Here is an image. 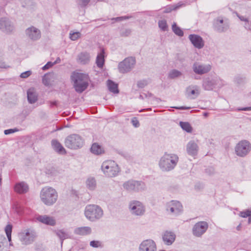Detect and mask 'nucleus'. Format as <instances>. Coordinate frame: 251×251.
<instances>
[{"mask_svg":"<svg viewBox=\"0 0 251 251\" xmlns=\"http://www.w3.org/2000/svg\"><path fill=\"white\" fill-rule=\"evenodd\" d=\"M71 79L74 87L77 93H81L88 86L89 78L86 74L74 72L72 73Z\"/></svg>","mask_w":251,"mask_h":251,"instance_id":"f257e3e1","label":"nucleus"},{"mask_svg":"<svg viewBox=\"0 0 251 251\" xmlns=\"http://www.w3.org/2000/svg\"><path fill=\"white\" fill-rule=\"evenodd\" d=\"M178 161V157L175 154L165 153L160 159L159 166L163 171L169 172L175 168Z\"/></svg>","mask_w":251,"mask_h":251,"instance_id":"f03ea898","label":"nucleus"},{"mask_svg":"<svg viewBox=\"0 0 251 251\" xmlns=\"http://www.w3.org/2000/svg\"><path fill=\"white\" fill-rule=\"evenodd\" d=\"M41 201L46 205L54 204L58 199V194L55 189L51 187H45L41 191Z\"/></svg>","mask_w":251,"mask_h":251,"instance_id":"7ed1b4c3","label":"nucleus"},{"mask_svg":"<svg viewBox=\"0 0 251 251\" xmlns=\"http://www.w3.org/2000/svg\"><path fill=\"white\" fill-rule=\"evenodd\" d=\"M103 174L108 177L117 176L120 172L118 165L113 160H108L104 161L101 166Z\"/></svg>","mask_w":251,"mask_h":251,"instance_id":"20e7f679","label":"nucleus"},{"mask_svg":"<svg viewBox=\"0 0 251 251\" xmlns=\"http://www.w3.org/2000/svg\"><path fill=\"white\" fill-rule=\"evenodd\" d=\"M84 143L82 137L77 134L68 136L65 140V146L71 150H76L81 148Z\"/></svg>","mask_w":251,"mask_h":251,"instance_id":"39448f33","label":"nucleus"},{"mask_svg":"<svg viewBox=\"0 0 251 251\" xmlns=\"http://www.w3.org/2000/svg\"><path fill=\"white\" fill-rule=\"evenodd\" d=\"M225 85L224 81L220 77H206L202 81V86L206 91H212L215 88H221Z\"/></svg>","mask_w":251,"mask_h":251,"instance_id":"423d86ee","label":"nucleus"},{"mask_svg":"<svg viewBox=\"0 0 251 251\" xmlns=\"http://www.w3.org/2000/svg\"><path fill=\"white\" fill-rule=\"evenodd\" d=\"M251 150V145L247 140L240 141L235 147L236 154L241 157L246 156Z\"/></svg>","mask_w":251,"mask_h":251,"instance_id":"0eeeda50","label":"nucleus"},{"mask_svg":"<svg viewBox=\"0 0 251 251\" xmlns=\"http://www.w3.org/2000/svg\"><path fill=\"white\" fill-rule=\"evenodd\" d=\"M136 63L134 57H130L125 59L118 65L119 71L122 74L130 72L134 67Z\"/></svg>","mask_w":251,"mask_h":251,"instance_id":"6e6552de","label":"nucleus"},{"mask_svg":"<svg viewBox=\"0 0 251 251\" xmlns=\"http://www.w3.org/2000/svg\"><path fill=\"white\" fill-rule=\"evenodd\" d=\"M19 237L22 244L27 245L34 242L36 237V234L33 230L28 229L20 233Z\"/></svg>","mask_w":251,"mask_h":251,"instance_id":"1a4fd4ad","label":"nucleus"},{"mask_svg":"<svg viewBox=\"0 0 251 251\" xmlns=\"http://www.w3.org/2000/svg\"><path fill=\"white\" fill-rule=\"evenodd\" d=\"M123 187L128 191H139L144 189L145 185L142 181L130 180L125 182Z\"/></svg>","mask_w":251,"mask_h":251,"instance_id":"9d476101","label":"nucleus"},{"mask_svg":"<svg viewBox=\"0 0 251 251\" xmlns=\"http://www.w3.org/2000/svg\"><path fill=\"white\" fill-rule=\"evenodd\" d=\"M166 210L170 214L176 216L181 213L183 207L179 201H172L166 204Z\"/></svg>","mask_w":251,"mask_h":251,"instance_id":"9b49d317","label":"nucleus"},{"mask_svg":"<svg viewBox=\"0 0 251 251\" xmlns=\"http://www.w3.org/2000/svg\"><path fill=\"white\" fill-rule=\"evenodd\" d=\"M129 208L131 213L136 216H141L145 212V208L143 203L138 201H131L129 203Z\"/></svg>","mask_w":251,"mask_h":251,"instance_id":"f8f14e48","label":"nucleus"},{"mask_svg":"<svg viewBox=\"0 0 251 251\" xmlns=\"http://www.w3.org/2000/svg\"><path fill=\"white\" fill-rule=\"evenodd\" d=\"M208 227V224L206 222H199L196 223L193 227V234L198 237H201L206 232Z\"/></svg>","mask_w":251,"mask_h":251,"instance_id":"ddd939ff","label":"nucleus"},{"mask_svg":"<svg viewBox=\"0 0 251 251\" xmlns=\"http://www.w3.org/2000/svg\"><path fill=\"white\" fill-rule=\"evenodd\" d=\"M15 29L13 24L6 18L0 19V30L6 34H11Z\"/></svg>","mask_w":251,"mask_h":251,"instance_id":"4468645a","label":"nucleus"},{"mask_svg":"<svg viewBox=\"0 0 251 251\" xmlns=\"http://www.w3.org/2000/svg\"><path fill=\"white\" fill-rule=\"evenodd\" d=\"M192 68L195 73L202 75L208 73L211 70V66L196 62L194 63Z\"/></svg>","mask_w":251,"mask_h":251,"instance_id":"2eb2a0df","label":"nucleus"},{"mask_svg":"<svg viewBox=\"0 0 251 251\" xmlns=\"http://www.w3.org/2000/svg\"><path fill=\"white\" fill-rule=\"evenodd\" d=\"M213 26L214 29L219 32H225L229 28L228 23L224 22L223 19L220 17L214 20Z\"/></svg>","mask_w":251,"mask_h":251,"instance_id":"dca6fc26","label":"nucleus"},{"mask_svg":"<svg viewBox=\"0 0 251 251\" xmlns=\"http://www.w3.org/2000/svg\"><path fill=\"white\" fill-rule=\"evenodd\" d=\"M25 33L26 36L32 41H37L41 36L40 30L33 26L27 28L25 31Z\"/></svg>","mask_w":251,"mask_h":251,"instance_id":"f3484780","label":"nucleus"},{"mask_svg":"<svg viewBox=\"0 0 251 251\" xmlns=\"http://www.w3.org/2000/svg\"><path fill=\"white\" fill-rule=\"evenodd\" d=\"M106 57L105 49L102 47H99L97 50V55L95 63L97 67L102 69L105 63V57Z\"/></svg>","mask_w":251,"mask_h":251,"instance_id":"a211bd4d","label":"nucleus"},{"mask_svg":"<svg viewBox=\"0 0 251 251\" xmlns=\"http://www.w3.org/2000/svg\"><path fill=\"white\" fill-rule=\"evenodd\" d=\"M139 251H156V244L151 239L144 240L140 245Z\"/></svg>","mask_w":251,"mask_h":251,"instance_id":"6ab92c4d","label":"nucleus"},{"mask_svg":"<svg viewBox=\"0 0 251 251\" xmlns=\"http://www.w3.org/2000/svg\"><path fill=\"white\" fill-rule=\"evenodd\" d=\"M193 45L197 49H202L204 45V42L202 37L197 34H190L188 36Z\"/></svg>","mask_w":251,"mask_h":251,"instance_id":"aec40b11","label":"nucleus"},{"mask_svg":"<svg viewBox=\"0 0 251 251\" xmlns=\"http://www.w3.org/2000/svg\"><path fill=\"white\" fill-rule=\"evenodd\" d=\"M38 221L50 226H54L56 225L55 219L47 215H38L36 217Z\"/></svg>","mask_w":251,"mask_h":251,"instance_id":"412c9836","label":"nucleus"},{"mask_svg":"<svg viewBox=\"0 0 251 251\" xmlns=\"http://www.w3.org/2000/svg\"><path fill=\"white\" fill-rule=\"evenodd\" d=\"M57 75L53 72L46 74L43 77V83L46 86H50L57 79Z\"/></svg>","mask_w":251,"mask_h":251,"instance_id":"4be33fe9","label":"nucleus"},{"mask_svg":"<svg viewBox=\"0 0 251 251\" xmlns=\"http://www.w3.org/2000/svg\"><path fill=\"white\" fill-rule=\"evenodd\" d=\"M28 189V185L23 181L17 183L14 186L15 191L20 194L27 193Z\"/></svg>","mask_w":251,"mask_h":251,"instance_id":"5701e85b","label":"nucleus"},{"mask_svg":"<svg viewBox=\"0 0 251 251\" xmlns=\"http://www.w3.org/2000/svg\"><path fill=\"white\" fill-rule=\"evenodd\" d=\"M163 240L164 243L167 245H170L175 240L176 235L173 232L166 231L163 235Z\"/></svg>","mask_w":251,"mask_h":251,"instance_id":"b1692460","label":"nucleus"},{"mask_svg":"<svg viewBox=\"0 0 251 251\" xmlns=\"http://www.w3.org/2000/svg\"><path fill=\"white\" fill-rule=\"evenodd\" d=\"M198 148L197 144L194 141H190L186 147L188 153L193 156H195L197 154Z\"/></svg>","mask_w":251,"mask_h":251,"instance_id":"393cba45","label":"nucleus"},{"mask_svg":"<svg viewBox=\"0 0 251 251\" xmlns=\"http://www.w3.org/2000/svg\"><path fill=\"white\" fill-rule=\"evenodd\" d=\"M51 145L55 151L61 154H65L66 151L62 145L56 140H53L51 141Z\"/></svg>","mask_w":251,"mask_h":251,"instance_id":"a878e982","label":"nucleus"},{"mask_svg":"<svg viewBox=\"0 0 251 251\" xmlns=\"http://www.w3.org/2000/svg\"><path fill=\"white\" fill-rule=\"evenodd\" d=\"M27 97L30 103H34L37 100L38 95L33 88H31L28 90Z\"/></svg>","mask_w":251,"mask_h":251,"instance_id":"bb28decb","label":"nucleus"},{"mask_svg":"<svg viewBox=\"0 0 251 251\" xmlns=\"http://www.w3.org/2000/svg\"><path fill=\"white\" fill-rule=\"evenodd\" d=\"M92 231L91 228L88 226H83L76 228L74 233L78 235H86L90 234Z\"/></svg>","mask_w":251,"mask_h":251,"instance_id":"cd10ccee","label":"nucleus"},{"mask_svg":"<svg viewBox=\"0 0 251 251\" xmlns=\"http://www.w3.org/2000/svg\"><path fill=\"white\" fill-rule=\"evenodd\" d=\"M94 205H89L86 207L85 215L87 219L91 221H93L94 219Z\"/></svg>","mask_w":251,"mask_h":251,"instance_id":"c85d7f7f","label":"nucleus"},{"mask_svg":"<svg viewBox=\"0 0 251 251\" xmlns=\"http://www.w3.org/2000/svg\"><path fill=\"white\" fill-rule=\"evenodd\" d=\"M77 60L82 64H87L90 61V55L87 52H81L78 55Z\"/></svg>","mask_w":251,"mask_h":251,"instance_id":"c756f323","label":"nucleus"},{"mask_svg":"<svg viewBox=\"0 0 251 251\" xmlns=\"http://www.w3.org/2000/svg\"><path fill=\"white\" fill-rule=\"evenodd\" d=\"M107 85L108 88V90L111 92H112L115 94H117L119 93L118 84L115 83L111 80H108L107 81Z\"/></svg>","mask_w":251,"mask_h":251,"instance_id":"7c9ffc66","label":"nucleus"},{"mask_svg":"<svg viewBox=\"0 0 251 251\" xmlns=\"http://www.w3.org/2000/svg\"><path fill=\"white\" fill-rule=\"evenodd\" d=\"M56 235L60 238L61 240V245L63 244V241L67 238H69V235L68 233L65 232L63 229L55 230V231Z\"/></svg>","mask_w":251,"mask_h":251,"instance_id":"2f4dec72","label":"nucleus"},{"mask_svg":"<svg viewBox=\"0 0 251 251\" xmlns=\"http://www.w3.org/2000/svg\"><path fill=\"white\" fill-rule=\"evenodd\" d=\"M179 125L181 127L187 132H191L192 127L188 122H180Z\"/></svg>","mask_w":251,"mask_h":251,"instance_id":"473e14b6","label":"nucleus"},{"mask_svg":"<svg viewBox=\"0 0 251 251\" xmlns=\"http://www.w3.org/2000/svg\"><path fill=\"white\" fill-rule=\"evenodd\" d=\"M172 30L173 32L177 35L182 37L183 36L184 33L181 29L177 26L176 23L172 25Z\"/></svg>","mask_w":251,"mask_h":251,"instance_id":"72a5a7b5","label":"nucleus"},{"mask_svg":"<svg viewBox=\"0 0 251 251\" xmlns=\"http://www.w3.org/2000/svg\"><path fill=\"white\" fill-rule=\"evenodd\" d=\"M87 187L91 190L94 189V177L90 176L88 177L86 181Z\"/></svg>","mask_w":251,"mask_h":251,"instance_id":"f704fd0d","label":"nucleus"},{"mask_svg":"<svg viewBox=\"0 0 251 251\" xmlns=\"http://www.w3.org/2000/svg\"><path fill=\"white\" fill-rule=\"evenodd\" d=\"M182 75V73L176 69L172 70L169 74V77L171 79H174L176 77H179Z\"/></svg>","mask_w":251,"mask_h":251,"instance_id":"c9c22d12","label":"nucleus"},{"mask_svg":"<svg viewBox=\"0 0 251 251\" xmlns=\"http://www.w3.org/2000/svg\"><path fill=\"white\" fill-rule=\"evenodd\" d=\"M12 230V226L11 225H7L5 227V231L7 237L8 241H11V232Z\"/></svg>","mask_w":251,"mask_h":251,"instance_id":"e433bc0d","label":"nucleus"},{"mask_svg":"<svg viewBox=\"0 0 251 251\" xmlns=\"http://www.w3.org/2000/svg\"><path fill=\"white\" fill-rule=\"evenodd\" d=\"M103 213L102 209L98 205H95V219H99L103 216Z\"/></svg>","mask_w":251,"mask_h":251,"instance_id":"4c0bfd02","label":"nucleus"},{"mask_svg":"<svg viewBox=\"0 0 251 251\" xmlns=\"http://www.w3.org/2000/svg\"><path fill=\"white\" fill-rule=\"evenodd\" d=\"M149 84V81L147 79L140 80L137 82V86L139 88H143Z\"/></svg>","mask_w":251,"mask_h":251,"instance_id":"58836bf2","label":"nucleus"},{"mask_svg":"<svg viewBox=\"0 0 251 251\" xmlns=\"http://www.w3.org/2000/svg\"><path fill=\"white\" fill-rule=\"evenodd\" d=\"M104 153V150L103 148L95 143V154L100 155Z\"/></svg>","mask_w":251,"mask_h":251,"instance_id":"ea45409f","label":"nucleus"},{"mask_svg":"<svg viewBox=\"0 0 251 251\" xmlns=\"http://www.w3.org/2000/svg\"><path fill=\"white\" fill-rule=\"evenodd\" d=\"M158 25L159 28L163 31H166L167 30L168 26L165 20L159 21L158 22Z\"/></svg>","mask_w":251,"mask_h":251,"instance_id":"a19ab883","label":"nucleus"},{"mask_svg":"<svg viewBox=\"0 0 251 251\" xmlns=\"http://www.w3.org/2000/svg\"><path fill=\"white\" fill-rule=\"evenodd\" d=\"M81 33L79 32H75L70 33V38L73 41H75L80 37Z\"/></svg>","mask_w":251,"mask_h":251,"instance_id":"79ce46f5","label":"nucleus"},{"mask_svg":"<svg viewBox=\"0 0 251 251\" xmlns=\"http://www.w3.org/2000/svg\"><path fill=\"white\" fill-rule=\"evenodd\" d=\"M90 0H76L78 5L81 7H84L88 5Z\"/></svg>","mask_w":251,"mask_h":251,"instance_id":"37998d69","label":"nucleus"},{"mask_svg":"<svg viewBox=\"0 0 251 251\" xmlns=\"http://www.w3.org/2000/svg\"><path fill=\"white\" fill-rule=\"evenodd\" d=\"M131 32L130 29L123 28L120 31V35L123 37H126L129 36Z\"/></svg>","mask_w":251,"mask_h":251,"instance_id":"c03bdc74","label":"nucleus"},{"mask_svg":"<svg viewBox=\"0 0 251 251\" xmlns=\"http://www.w3.org/2000/svg\"><path fill=\"white\" fill-rule=\"evenodd\" d=\"M244 80H245V77H243V76H241L239 75L236 76L234 78V82L238 84H240V83H243L244 82Z\"/></svg>","mask_w":251,"mask_h":251,"instance_id":"a18cd8bd","label":"nucleus"},{"mask_svg":"<svg viewBox=\"0 0 251 251\" xmlns=\"http://www.w3.org/2000/svg\"><path fill=\"white\" fill-rule=\"evenodd\" d=\"M251 214V210H247L246 211L241 212L240 213V216L243 218H247L250 216Z\"/></svg>","mask_w":251,"mask_h":251,"instance_id":"49530a36","label":"nucleus"},{"mask_svg":"<svg viewBox=\"0 0 251 251\" xmlns=\"http://www.w3.org/2000/svg\"><path fill=\"white\" fill-rule=\"evenodd\" d=\"M31 75V72L30 71H27L24 73H22L20 75V77L21 78H26L28 77L29 76H30Z\"/></svg>","mask_w":251,"mask_h":251,"instance_id":"de8ad7c7","label":"nucleus"},{"mask_svg":"<svg viewBox=\"0 0 251 251\" xmlns=\"http://www.w3.org/2000/svg\"><path fill=\"white\" fill-rule=\"evenodd\" d=\"M131 123L135 127H138L140 126L139 122L136 117L132 119Z\"/></svg>","mask_w":251,"mask_h":251,"instance_id":"09e8293b","label":"nucleus"},{"mask_svg":"<svg viewBox=\"0 0 251 251\" xmlns=\"http://www.w3.org/2000/svg\"><path fill=\"white\" fill-rule=\"evenodd\" d=\"M54 65V63H53V62H48L45 65H44L42 69L43 70H46L47 69H49L52 66H53Z\"/></svg>","mask_w":251,"mask_h":251,"instance_id":"8fccbe9b","label":"nucleus"},{"mask_svg":"<svg viewBox=\"0 0 251 251\" xmlns=\"http://www.w3.org/2000/svg\"><path fill=\"white\" fill-rule=\"evenodd\" d=\"M0 239H2L3 240V241H1L0 242V251H2V250H3L2 247L4 246V244L5 242L6 243L7 242H6V239L4 236H0Z\"/></svg>","mask_w":251,"mask_h":251,"instance_id":"3c124183","label":"nucleus"},{"mask_svg":"<svg viewBox=\"0 0 251 251\" xmlns=\"http://www.w3.org/2000/svg\"><path fill=\"white\" fill-rule=\"evenodd\" d=\"M129 18L127 16H122L112 19V20H114L116 22H120L124 20L128 19Z\"/></svg>","mask_w":251,"mask_h":251,"instance_id":"603ef678","label":"nucleus"},{"mask_svg":"<svg viewBox=\"0 0 251 251\" xmlns=\"http://www.w3.org/2000/svg\"><path fill=\"white\" fill-rule=\"evenodd\" d=\"M18 129L17 128L15 129H6L4 130V133L5 135L9 134L12 133H14L16 131H18Z\"/></svg>","mask_w":251,"mask_h":251,"instance_id":"864d4df0","label":"nucleus"},{"mask_svg":"<svg viewBox=\"0 0 251 251\" xmlns=\"http://www.w3.org/2000/svg\"><path fill=\"white\" fill-rule=\"evenodd\" d=\"M235 111H251V106L246 107H238L235 109Z\"/></svg>","mask_w":251,"mask_h":251,"instance_id":"5fc2aeb1","label":"nucleus"},{"mask_svg":"<svg viewBox=\"0 0 251 251\" xmlns=\"http://www.w3.org/2000/svg\"><path fill=\"white\" fill-rule=\"evenodd\" d=\"M10 66L8 65L4 61L0 60V68L7 69Z\"/></svg>","mask_w":251,"mask_h":251,"instance_id":"6e6d98bb","label":"nucleus"},{"mask_svg":"<svg viewBox=\"0 0 251 251\" xmlns=\"http://www.w3.org/2000/svg\"><path fill=\"white\" fill-rule=\"evenodd\" d=\"M189 88H188L187 89V92L189 95L196 94V95L198 96L199 94L198 91L197 92H196L195 90H192L191 91L189 92Z\"/></svg>","mask_w":251,"mask_h":251,"instance_id":"4d7b16f0","label":"nucleus"},{"mask_svg":"<svg viewBox=\"0 0 251 251\" xmlns=\"http://www.w3.org/2000/svg\"><path fill=\"white\" fill-rule=\"evenodd\" d=\"M174 108H176V109H180V110L190 109L191 108L190 107H186V106L174 107Z\"/></svg>","mask_w":251,"mask_h":251,"instance_id":"13d9d810","label":"nucleus"},{"mask_svg":"<svg viewBox=\"0 0 251 251\" xmlns=\"http://www.w3.org/2000/svg\"><path fill=\"white\" fill-rule=\"evenodd\" d=\"M237 16L240 19V20L241 21H244V22H247V23H248V19L247 18H245L243 16H240L239 15H238Z\"/></svg>","mask_w":251,"mask_h":251,"instance_id":"bf43d9fd","label":"nucleus"},{"mask_svg":"<svg viewBox=\"0 0 251 251\" xmlns=\"http://www.w3.org/2000/svg\"><path fill=\"white\" fill-rule=\"evenodd\" d=\"M102 246V243L100 242L95 241V248L101 247Z\"/></svg>","mask_w":251,"mask_h":251,"instance_id":"052dcab7","label":"nucleus"},{"mask_svg":"<svg viewBox=\"0 0 251 251\" xmlns=\"http://www.w3.org/2000/svg\"><path fill=\"white\" fill-rule=\"evenodd\" d=\"M90 151L92 153H94V143H93L90 148Z\"/></svg>","mask_w":251,"mask_h":251,"instance_id":"680f3d73","label":"nucleus"},{"mask_svg":"<svg viewBox=\"0 0 251 251\" xmlns=\"http://www.w3.org/2000/svg\"><path fill=\"white\" fill-rule=\"evenodd\" d=\"M60 61H61V60H60V58L58 57V58H57L56 60L54 62H53V63H54V65H55L57 63H59L60 62Z\"/></svg>","mask_w":251,"mask_h":251,"instance_id":"e2e57ef3","label":"nucleus"},{"mask_svg":"<svg viewBox=\"0 0 251 251\" xmlns=\"http://www.w3.org/2000/svg\"><path fill=\"white\" fill-rule=\"evenodd\" d=\"M145 95L146 96V97H147H147H151L153 96L151 93H149V92H148L147 94H145Z\"/></svg>","mask_w":251,"mask_h":251,"instance_id":"0e129e2a","label":"nucleus"},{"mask_svg":"<svg viewBox=\"0 0 251 251\" xmlns=\"http://www.w3.org/2000/svg\"><path fill=\"white\" fill-rule=\"evenodd\" d=\"M249 22H248V23H247V22H246L245 24V27L246 28V29H250V27H249Z\"/></svg>","mask_w":251,"mask_h":251,"instance_id":"69168bd1","label":"nucleus"},{"mask_svg":"<svg viewBox=\"0 0 251 251\" xmlns=\"http://www.w3.org/2000/svg\"><path fill=\"white\" fill-rule=\"evenodd\" d=\"M241 225L240 224L239 225H238L237 227H236V229L237 230H241Z\"/></svg>","mask_w":251,"mask_h":251,"instance_id":"338daca9","label":"nucleus"},{"mask_svg":"<svg viewBox=\"0 0 251 251\" xmlns=\"http://www.w3.org/2000/svg\"><path fill=\"white\" fill-rule=\"evenodd\" d=\"M90 245L92 247H94V240L90 242Z\"/></svg>","mask_w":251,"mask_h":251,"instance_id":"774afa93","label":"nucleus"}]
</instances>
